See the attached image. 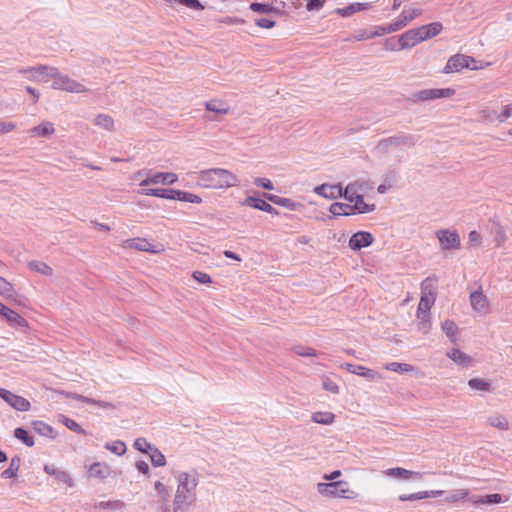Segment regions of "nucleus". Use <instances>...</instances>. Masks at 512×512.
Segmentation results:
<instances>
[{"mask_svg":"<svg viewBox=\"0 0 512 512\" xmlns=\"http://www.w3.org/2000/svg\"><path fill=\"white\" fill-rule=\"evenodd\" d=\"M292 352L297 356L301 357H315L317 356V351L308 346L296 345L292 348Z\"/></svg>","mask_w":512,"mask_h":512,"instance_id":"5fc2aeb1","label":"nucleus"},{"mask_svg":"<svg viewBox=\"0 0 512 512\" xmlns=\"http://www.w3.org/2000/svg\"><path fill=\"white\" fill-rule=\"evenodd\" d=\"M488 426L495 428L499 431H508L510 429V422L508 418L500 413H493L486 419Z\"/></svg>","mask_w":512,"mask_h":512,"instance_id":"b1692460","label":"nucleus"},{"mask_svg":"<svg viewBox=\"0 0 512 512\" xmlns=\"http://www.w3.org/2000/svg\"><path fill=\"white\" fill-rule=\"evenodd\" d=\"M241 205L248 206L254 209H258L264 212H267L269 214L278 215L279 212L268 202H266L263 199L256 198L253 196H247L244 201L241 203Z\"/></svg>","mask_w":512,"mask_h":512,"instance_id":"412c9836","label":"nucleus"},{"mask_svg":"<svg viewBox=\"0 0 512 512\" xmlns=\"http://www.w3.org/2000/svg\"><path fill=\"white\" fill-rule=\"evenodd\" d=\"M254 23L256 26L265 29H271L276 25V22L269 18H256Z\"/></svg>","mask_w":512,"mask_h":512,"instance_id":"774afa93","label":"nucleus"},{"mask_svg":"<svg viewBox=\"0 0 512 512\" xmlns=\"http://www.w3.org/2000/svg\"><path fill=\"white\" fill-rule=\"evenodd\" d=\"M507 241L506 230L503 226L497 225L494 228V242L496 247L501 248L505 245Z\"/></svg>","mask_w":512,"mask_h":512,"instance_id":"8fccbe9b","label":"nucleus"},{"mask_svg":"<svg viewBox=\"0 0 512 512\" xmlns=\"http://www.w3.org/2000/svg\"><path fill=\"white\" fill-rule=\"evenodd\" d=\"M423 42L418 28L410 29L398 38L399 49H410Z\"/></svg>","mask_w":512,"mask_h":512,"instance_id":"a211bd4d","label":"nucleus"},{"mask_svg":"<svg viewBox=\"0 0 512 512\" xmlns=\"http://www.w3.org/2000/svg\"><path fill=\"white\" fill-rule=\"evenodd\" d=\"M28 268L31 271H34L38 274H41L46 277H51L53 275V268L49 266L47 263L33 260L28 263Z\"/></svg>","mask_w":512,"mask_h":512,"instance_id":"58836bf2","label":"nucleus"},{"mask_svg":"<svg viewBox=\"0 0 512 512\" xmlns=\"http://www.w3.org/2000/svg\"><path fill=\"white\" fill-rule=\"evenodd\" d=\"M250 9L254 12L268 14L274 10V8L270 4L263 3H252L250 5Z\"/></svg>","mask_w":512,"mask_h":512,"instance_id":"0e129e2a","label":"nucleus"},{"mask_svg":"<svg viewBox=\"0 0 512 512\" xmlns=\"http://www.w3.org/2000/svg\"><path fill=\"white\" fill-rule=\"evenodd\" d=\"M441 329L452 343H456L459 340V328L457 324L452 320H445L441 324Z\"/></svg>","mask_w":512,"mask_h":512,"instance_id":"2f4dec72","label":"nucleus"},{"mask_svg":"<svg viewBox=\"0 0 512 512\" xmlns=\"http://www.w3.org/2000/svg\"><path fill=\"white\" fill-rule=\"evenodd\" d=\"M444 494L443 490H426V491H419L412 494H401L399 495L398 499L401 502L406 501H416V500H422L426 498H435L442 496Z\"/></svg>","mask_w":512,"mask_h":512,"instance_id":"4be33fe9","label":"nucleus"},{"mask_svg":"<svg viewBox=\"0 0 512 512\" xmlns=\"http://www.w3.org/2000/svg\"><path fill=\"white\" fill-rule=\"evenodd\" d=\"M446 356L458 366L469 367L472 365V358L458 348L447 351Z\"/></svg>","mask_w":512,"mask_h":512,"instance_id":"a878e982","label":"nucleus"},{"mask_svg":"<svg viewBox=\"0 0 512 512\" xmlns=\"http://www.w3.org/2000/svg\"><path fill=\"white\" fill-rule=\"evenodd\" d=\"M152 464L156 467H163L166 465L165 456L158 448H151V452L148 454Z\"/></svg>","mask_w":512,"mask_h":512,"instance_id":"3c124183","label":"nucleus"},{"mask_svg":"<svg viewBox=\"0 0 512 512\" xmlns=\"http://www.w3.org/2000/svg\"><path fill=\"white\" fill-rule=\"evenodd\" d=\"M26 79L34 82H49L53 75H56V68L46 65L23 68L19 70Z\"/></svg>","mask_w":512,"mask_h":512,"instance_id":"6e6552de","label":"nucleus"},{"mask_svg":"<svg viewBox=\"0 0 512 512\" xmlns=\"http://www.w3.org/2000/svg\"><path fill=\"white\" fill-rule=\"evenodd\" d=\"M0 397L17 411L25 412L31 407L30 402L22 396L16 395L0 387Z\"/></svg>","mask_w":512,"mask_h":512,"instance_id":"ddd939ff","label":"nucleus"},{"mask_svg":"<svg viewBox=\"0 0 512 512\" xmlns=\"http://www.w3.org/2000/svg\"><path fill=\"white\" fill-rule=\"evenodd\" d=\"M60 421L71 431L82 435L86 434L85 430L75 420L62 415Z\"/></svg>","mask_w":512,"mask_h":512,"instance_id":"bf43d9fd","label":"nucleus"},{"mask_svg":"<svg viewBox=\"0 0 512 512\" xmlns=\"http://www.w3.org/2000/svg\"><path fill=\"white\" fill-rule=\"evenodd\" d=\"M93 124L107 132L115 130L114 119L108 114H98L93 119Z\"/></svg>","mask_w":512,"mask_h":512,"instance_id":"72a5a7b5","label":"nucleus"},{"mask_svg":"<svg viewBox=\"0 0 512 512\" xmlns=\"http://www.w3.org/2000/svg\"><path fill=\"white\" fill-rule=\"evenodd\" d=\"M125 503L121 500H108V501H101L98 504L95 505V508L98 510H112V511H119L124 509Z\"/></svg>","mask_w":512,"mask_h":512,"instance_id":"c03bdc74","label":"nucleus"},{"mask_svg":"<svg viewBox=\"0 0 512 512\" xmlns=\"http://www.w3.org/2000/svg\"><path fill=\"white\" fill-rule=\"evenodd\" d=\"M347 201L353 203L351 206L354 210V213L366 214L371 213L376 209V205L374 203H366L362 195L355 196L354 198H351Z\"/></svg>","mask_w":512,"mask_h":512,"instance_id":"c756f323","label":"nucleus"},{"mask_svg":"<svg viewBox=\"0 0 512 512\" xmlns=\"http://www.w3.org/2000/svg\"><path fill=\"white\" fill-rule=\"evenodd\" d=\"M471 497L468 489H455L446 496L444 502L447 504H456L458 502L469 501Z\"/></svg>","mask_w":512,"mask_h":512,"instance_id":"473e14b6","label":"nucleus"},{"mask_svg":"<svg viewBox=\"0 0 512 512\" xmlns=\"http://www.w3.org/2000/svg\"><path fill=\"white\" fill-rule=\"evenodd\" d=\"M55 478L66 484L67 486L69 487H73L74 486V481L72 479V477L70 476V474L66 471H63V470H59L55 476Z\"/></svg>","mask_w":512,"mask_h":512,"instance_id":"69168bd1","label":"nucleus"},{"mask_svg":"<svg viewBox=\"0 0 512 512\" xmlns=\"http://www.w3.org/2000/svg\"><path fill=\"white\" fill-rule=\"evenodd\" d=\"M422 14V10L419 8H407L404 9L395 21L392 22L395 31H399L404 28L409 22Z\"/></svg>","mask_w":512,"mask_h":512,"instance_id":"6ab92c4d","label":"nucleus"},{"mask_svg":"<svg viewBox=\"0 0 512 512\" xmlns=\"http://www.w3.org/2000/svg\"><path fill=\"white\" fill-rule=\"evenodd\" d=\"M479 119L483 122H499L500 123V113H498L494 108L490 106H484L478 111Z\"/></svg>","mask_w":512,"mask_h":512,"instance_id":"4c0bfd02","label":"nucleus"},{"mask_svg":"<svg viewBox=\"0 0 512 512\" xmlns=\"http://www.w3.org/2000/svg\"><path fill=\"white\" fill-rule=\"evenodd\" d=\"M33 429L40 435L53 437V428L43 421H35L33 423Z\"/></svg>","mask_w":512,"mask_h":512,"instance_id":"864d4df0","label":"nucleus"},{"mask_svg":"<svg viewBox=\"0 0 512 512\" xmlns=\"http://www.w3.org/2000/svg\"><path fill=\"white\" fill-rule=\"evenodd\" d=\"M154 490L162 503H167L170 497V491L167 485L161 481L154 483Z\"/></svg>","mask_w":512,"mask_h":512,"instance_id":"09e8293b","label":"nucleus"},{"mask_svg":"<svg viewBox=\"0 0 512 512\" xmlns=\"http://www.w3.org/2000/svg\"><path fill=\"white\" fill-rule=\"evenodd\" d=\"M371 36L372 38H375V37H378V36H382L384 34H388V33H393V32H396L394 27H393V24L392 22L387 24V25H377V26H374L371 30Z\"/></svg>","mask_w":512,"mask_h":512,"instance_id":"6e6d98bb","label":"nucleus"},{"mask_svg":"<svg viewBox=\"0 0 512 512\" xmlns=\"http://www.w3.org/2000/svg\"><path fill=\"white\" fill-rule=\"evenodd\" d=\"M20 467V458L19 457H13L10 461L9 467L3 471L2 476L4 478H13L17 475V472Z\"/></svg>","mask_w":512,"mask_h":512,"instance_id":"603ef678","label":"nucleus"},{"mask_svg":"<svg viewBox=\"0 0 512 512\" xmlns=\"http://www.w3.org/2000/svg\"><path fill=\"white\" fill-rule=\"evenodd\" d=\"M177 488L174 495V511L188 508L196 501V488L198 486V474L195 471L178 472L175 475Z\"/></svg>","mask_w":512,"mask_h":512,"instance_id":"f03ea898","label":"nucleus"},{"mask_svg":"<svg viewBox=\"0 0 512 512\" xmlns=\"http://www.w3.org/2000/svg\"><path fill=\"white\" fill-rule=\"evenodd\" d=\"M53 88L57 90H63L70 93H84L87 88L80 82L70 78L67 75L61 74L56 68V75L52 76Z\"/></svg>","mask_w":512,"mask_h":512,"instance_id":"1a4fd4ad","label":"nucleus"},{"mask_svg":"<svg viewBox=\"0 0 512 512\" xmlns=\"http://www.w3.org/2000/svg\"><path fill=\"white\" fill-rule=\"evenodd\" d=\"M197 185L209 190H227L240 185L239 177L225 168H208L196 173Z\"/></svg>","mask_w":512,"mask_h":512,"instance_id":"f257e3e1","label":"nucleus"},{"mask_svg":"<svg viewBox=\"0 0 512 512\" xmlns=\"http://www.w3.org/2000/svg\"><path fill=\"white\" fill-rule=\"evenodd\" d=\"M317 492L327 498L355 499L358 494L344 480L320 482L316 485Z\"/></svg>","mask_w":512,"mask_h":512,"instance_id":"7ed1b4c3","label":"nucleus"},{"mask_svg":"<svg viewBox=\"0 0 512 512\" xmlns=\"http://www.w3.org/2000/svg\"><path fill=\"white\" fill-rule=\"evenodd\" d=\"M178 196V201L188 202L192 204H201L203 202L202 198L199 195L187 191L180 190Z\"/></svg>","mask_w":512,"mask_h":512,"instance_id":"13d9d810","label":"nucleus"},{"mask_svg":"<svg viewBox=\"0 0 512 512\" xmlns=\"http://www.w3.org/2000/svg\"><path fill=\"white\" fill-rule=\"evenodd\" d=\"M342 369L349 373L364 377L368 381H376L382 378V376L373 369L367 368L362 365H353L351 363H343L340 366Z\"/></svg>","mask_w":512,"mask_h":512,"instance_id":"4468645a","label":"nucleus"},{"mask_svg":"<svg viewBox=\"0 0 512 512\" xmlns=\"http://www.w3.org/2000/svg\"><path fill=\"white\" fill-rule=\"evenodd\" d=\"M373 241L374 237L370 232L358 231L350 237L348 245L352 250L357 251L370 246Z\"/></svg>","mask_w":512,"mask_h":512,"instance_id":"f3484780","label":"nucleus"},{"mask_svg":"<svg viewBox=\"0 0 512 512\" xmlns=\"http://www.w3.org/2000/svg\"><path fill=\"white\" fill-rule=\"evenodd\" d=\"M415 143L416 139L413 135L401 133L381 139L376 146V150L378 153H387L395 148L412 147Z\"/></svg>","mask_w":512,"mask_h":512,"instance_id":"39448f33","label":"nucleus"},{"mask_svg":"<svg viewBox=\"0 0 512 512\" xmlns=\"http://www.w3.org/2000/svg\"><path fill=\"white\" fill-rule=\"evenodd\" d=\"M28 133H29V135L31 137H35V138L43 137V138H46V137L52 136L55 133V128H54V125H53L52 122L43 121L39 125L31 128L28 131Z\"/></svg>","mask_w":512,"mask_h":512,"instance_id":"393cba45","label":"nucleus"},{"mask_svg":"<svg viewBox=\"0 0 512 512\" xmlns=\"http://www.w3.org/2000/svg\"><path fill=\"white\" fill-rule=\"evenodd\" d=\"M311 419L317 424L331 425L335 421V415L330 411H317L312 413Z\"/></svg>","mask_w":512,"mask_h":512,"instance_id":"ea45409f","label":"nucleus"},{"mask_svg":"<svg viewBox=\"0 0 512 512\" xmlns=\"http://www.w3.org/2000/svg\"><path fill=\"white\" fill-rule=\"evenodd\" d=\"M178 176L176 173L173 172H157L153 174L152 181L155 182V184H164V185H172L175 182H177Z\"/></svg>","mask_w":512,"mask_h":512,"instance_id":"a19ab883","label":"nucleus"},{"mask_svg":"<svg viewBox=\"0 0 512 512\" xmlns=\"http://www.w3.org/2000/svg\"><path fill=\"white\" fill-rule=\"evenodd\" d=\"M384 369L397 373H410L415 370L414 366L408 363L390 362L384 365Z\"/></svg>","mask_w":512,"mask_h":512,"instance_id":"37998d69","label":"nucleus"},{"mask_svg":"<svg viewBox=\"0 0 512 512\" xmlns=\"http://www.w3.org/2000/svg\"><path fill=\"white\" fill-rule=\"evenodd\" d=\"M266 198L275 205H278L291 211H297L302 207V204L294 201L291 198L280 197L273 194H267Z\"/></svg>","mask_w":512,"mask_h":512,"instance_id":"cd10ccee","label":"nucleus"},{"mask_svg":"<svg viewBox=\"0 0 512 512\" xmlns=\"http://www.w3.org/2000/svg\"><path fill=\"white\" fill-rule=\"evenodd\" d=\"M124 247L140 252H147L154 255L165 252L164 244L160 242L151 243L148 239L143 237L127 239L124 242Z\"/></svg>","mask_w":512,"mask_h":512,"instance_id":"0eeeda50","label":"nucleus"},{"mask_svg":"<svg viewBox=\"0 0 512 512\" xmlns=\"http://www.w3.org/2000/svg\"><path fill=\"white\" fill-rule=\"evenodd\" d=\"M365 184L364 181L360 180L349 183L344 190L342 189V197L345 198V200H349L355 196H359V192L364 190Z\"/></svg>","mask_w":512,"mask_h":512,"instance_id":"f704fd0d","label":"nucleus"},{"mask_svg":"<svg viewBox=\"0 0 512 512\" xmlns=\"http://www.w3.org/2000/svg\"><path fill=\"white\" fill-rule=\"evenodd\" d=\"M369 6V3H353L347 7L338 9L337 13L342 17H349L356 12L368 9Z\"/></svg>","mask_w":512,"mask_h":512,"instance_id":"79ce46f5","label":"nucleus"},{"mask_svg":"<svg viewBox=\"0 0 512 512\" xmlns=\"http://www.w3.org/2000/svg\"><path fill=\"white\" fill-rule=\"evenodd\" d=\"M329 212L333 216H350L355 214L350 204L342 202L332 203L329 207Z\"/></svg>","mask_w":512,"mask_h":512,"instance_id":"c9c22d12","label":"nucleus"},{"mask_svg":"<svg viewBox=\"0 0 512 512\" xmlns=\"http://www.w3.org/2000/svg\"><path fill=\"white\" fill-rule=\"evenodd\" d=\"M436 238L439 241L441 250H459L461 248V239L455 229H440L436 231Z\"/></svg>","mask_w":512,"mask_h":512,"instance_id":"9d476101","label":"nucleus"},{"mask_svg":"<svg viewBox=\"0 0 512 512\" xmlns=\"http://www.w3.org/2000/svg\"><path fill=\"white\" fill-rule=\"evenodd\" d=\"M134 447L145 454H149L151 448H155V446L151 445L145 438H137L134 442Z\"/></svg>","mask_w":512,"mask_h":512,"instance_id":"680f3d73","label":"nucleus"},{"mask_svg":"<svg viewBox=\"0 0 512 512\" xmlns=\"http://www.w3.org/2000/svg\"><path fill=\"white\" fill-rule=\"evenodd\" d=\"M322 387L324 390L332 393V394H338L340 391V388L336 382L331 380L328 377H325L322 381Z\"/></svg>","mask_w":512,"mask_h":512,"instance_id":"e2e57ef3","label":"nucleus"},{"mask_svg":"<svg viewBox=\"0 0 512 512\" xmlns=\"http://www.w3.org/2000/svg\"><path fill=\"white\" fill-rule=\"evenodd\" d=\"M476 63V60L471 57L464 54H455L451 56L444 69L443 73L450 74V73H456L460 72L462 69H470V70H478L484 68V65L477 66L473 65Z\"/></svg>","mask_w":512,"mask_h":512,"instance_id":"423d86ee","label":"nucleus"},{"mask_svg":"<svg viewBox=\"0 0 512 512\" xmlns=\"http://www.w3.org/2000/svg\"><path fill=\"white\" fill-rule=\"evenodd\" d=\"M503 497L501 494H488L481 497L478 496H472L469 498V502L476 505V504H499L502 503Z\"/></svg>","mask_w":512,"mask_h":512,"instance_id":"e433bc0d","label":"nucleus"},{"mask_svg":"<svg viewBox=\"0 0 512 512\" xmlns=\"http://www.w3.org/2000/svg\"><path fill=\"white\" fill-rule=\"evenodd\" d=\"M6 323L14 329H28L29 322L13 309H9L4 319Z\"/></svg>","mask_w":512,"mask_h":512,"instance_id":"5701e85b","label":"nucleus"},{"mask_svg":"<svg viewBox=\"0 0 512 512\" xmlns=\"http://www.w3.org/2000/svg\"><path fill=\"white\" fill-rule=\"evenodd\" d=\"M191 276L197 283L202 285H211L213 283L211 276L203 271H194Z\"/></svg>","mask_w":512,"mask_h":512,"instance_id":"052dcab7","label":"nucleus"},{"mask_svg":"<svg viewBox=\"0 0 512 512\" xmlns=\"http://www.w3.org/2000/svg\"><path fill=\"white\" fill-rule=\"evenodd\" d=\"M14 436L22 441L28 447H32L34 445V439L29 433L23 428H16L14 430Z\"/></svg>","mask_w":512,"mask_h":512,"instance_id":"4d7b16f0","label":"nucleus"},{"mask_svg":"<svg viewBox=\"0 0 512 512\" xmlns=\"http://www.w3.org/2000/svg\"><path fill=\"white\" fill-rule=\"evenodd\" d=\"M179 192H180V190H177V189L153 188V189L144 190L143 194L147 195V196L162 198V199L179 200V196H178Z\"/></svg>","mask_w":512,"mask_h":512,"instance_id":"bb28decb","label":"nucleus"},{"mask_svg":"<svg viewBox=\"0 0 512 512\" xmlns=\"http://www.w3.org/2000/svg\"><path fill=\"white\" fill-rule=\"evenodd\" d=\"M314 193L325 199H338L342 198V185L341 184H327L323 183L314 188Z\"/></svg>","mask_w":512,"mask_h":512,"instance_id":"dca6fc26","label":"nucleus"},{"mask_svg":"<svg viewBox=\"0 0 512 512\" xmlns=\"http://www.w3.org/2000/svg\"><path fill=\"white\" fill-rule=\"evenodd\" d=\"M455 94V90L452 88H432L424 89L416 92L413 95L414 101H429L440 98H449Z\"/></svg>","mask_w":512,"mask_h":512,"instance_id":"f8f14e48","label":"nucleus"},{"mask_svg":"<svg viewBox=\"0 0 512 512\" xmlns=\"http://www.w3.org/2000/svg\"><path fill=\"white\" fill-rule=\"evenodd\" d=\"M382 474L386 477L399 479L403 481L422 478L421 472L408 470L402 467L388 468L382 471Z\"/></svg>","mask_w":512,"mask_h":512,"instance_id":"2eb2a0df","label":"nucleus"},{"mask_svg":"<svg viewBox=\"0 0 512 512\" xmlns=\"http://www.w3.org/2000/svg\"><path fill=\"white\" fill-rule=\"evenodd\" d=\"M0 295L8 300L14 299L15 291L13 285L0 276Z\"/></svg>","mask_w":512,"mask_h":512,"instance_id":"49530a36","label":"nucleus"},{"mask_svg":"<svg viewBox=\"0 0 512 512\" xmlns=\"http://www.w3.org/2000/svg\"><path fill=\"white\" fill-rule=\"evenodd\" d=\"M468 385L473 390H479L483 392L491 391V383L482 378H472L468 381Z\"/></svg>","mask_w":512,"mask_h":512,"instance_id":"a18cd8bd","label":"nucleus"},{"mask_svg":"<svg viewBox=\"0 0 512 512\" xmlns=\"http://www.w3.org/2000/svg\"><path fill=\"white\" fill-rule=\"evenodd\" d=\"M423 41L428 40L437 36L443 29V26L440 22H432L427 25H423L418 27Z\"/></svg>","mask_w":512,"mask_h":512,"instance_id":"7c9ffc66","label":"nucleus"},{"mask_svg":"<svg viewBox=\"0 0 512 512\" xmlns=\"http://www.w3.org/2000/svg\"><path fill=\"white\" fill-rule=\"evenodd\" d=\"M469 301L472 310L479 316H487L491 313L490 301L481 288L470 293Z\"/></svg>","mask_w":512,"mask_h":512,"instance_id":"9b49d317","label":"nucleus"},{"mask_svg":"<svg viewBox=\"0 0 512 512\" xmlns=\"http://www.w3.org/2000/svg\"><path fill=\"white\" fill-rule=\"evenodd\" d=\"M207 111L213 112L219 116H226L230 113L231 107L229 103L223 99L213 98L204 103Z\"/></svg>","mask_w":512,"mask_h":512,"instance_id":"aec40b11","label":"nucleus"},{"mask_svg":"<svg viewBox=\"0 0 512 512\" xmlns=\"http://www.w3.org/2000/svg\"><path fill=\"white\" fill-rule=\"evenodd\" d=\"M88 474L90 477L104 480L111 475V468L106 463L95 462L89 466Z\"/></svg>","mask_w":512,"mask_h":512,"instance_id":"c85d7f7f","label":"nucleus"},{"mask_svg":"<svg viewBox=\"0 0 512 512\" xmlns=\"http://www.w3.org/2000/svg\"><path fill=\"white\" fill-rule=\"evenodd\" d=\"M436 279L426 278L421 283V297L417 307L416 316L419 320H425L427 322L428 316H430V310L435 303Z\"/></svg>","mask_w":512,"mask_h":512,"instance_id":"20e7f679","label":"nucleus"},{"mask_svg":"<svg viewBox=\"0 0 512 512\" xmlns=\"http://www.w3.org/2000/svg\"><path fill=\"white\" fill-rule=\"evenodd\" d=\"M105 448L109 450L111 453L116 454L118 456L124 455L127 451L126 444L121 440L108 442L105 444Z\"/></svg>","mask_w":512,"mask_h":512,"instance_id":"de8ad7c7","label":"nucleus"},{"mask_svg":"<svg viewBox=\"0 0 512 512\" xmlns=\"http://www.w3.org/2000/svg\"><path fill=\"white\" fill-rule=\"evenodd\" d=\"M254 185L259 187V188H263L265 190H273L274 189V185L272 183V181L268 178H264V177H257L254 179Z\"/></svg>","mask_w":512,"mask_h":512,"instance_id":"338daca9","label":"nucleus"}]
</instances>
